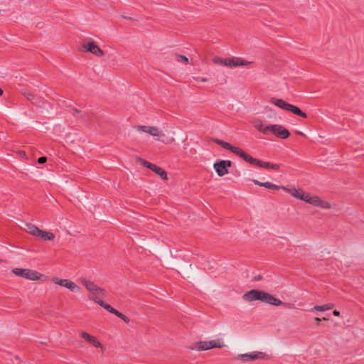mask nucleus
Instances as JSON below:
<instances>
[{
	"label": "nucleus",
	"mask_w": 364,
	"mask_h": 364,
	"mask_svg": "<svg viewBox=\"0 0 364 364\" xmlns=\"http://www.w3.org/2000/svg\"><path fill=\"white\" fill-rule=\"evenodd\" d=\"M242 298L245 301L251 302L254 301H261L262 302L273 305L279 306L282 301L273 296L272 295L258 289H252L243 294Z\"/></svg>",
	"instance_id": "f257e3e1"
},
{
	"label": "nucleus",
	"mask_w": 364,
	"mask_h": 364,
	"mask_svg": "<svg viewBox=\"0 0 364 364\" xmlns=\"http://www.w3.org/2000/svg\"><path fill=\"white\" fill-rule=\"evenodd\" d=\"M11 272L16 276L33 281L39 279L41 276L36 271L29 269L14 268Z\"/></svg>",
	"instance_id": "f03ea898"
},
{
	"label": "nucleus",
	"mask_w": 364,
	"mask_h": 364,
	"mask_svg": "<svg viewBox=\"0 0 364 364\" xmlns=\"http://www.w3.org/2000/svg\"><path fill=\"white\" fill-rule=\"evenodd\" d=\"M139 132H144L154 137L155 140H160V138L164 135L163 132L156 127L139 125L135 127Z\"/></svg>",
	"instance_id": "7ed1b4c3"
},
{
	"label": "nucleus",
	"mask_w": 364,
	"mask_h": 364,
	"mask_svg": "<svg viewBox=\"0 0 364 364\" xmlns=\"http://www.w3.org/2000/svg\"><path fill=\"white\" fill-rule=\"evenodd\" d=\"M225 346L222 339H216L208 341H200L196 344V348L198 350H205L214 348H223Z\"/></svg>",
	"instance_id": "20e7f679"
},
{
	"label": "nucleus",
	"mask_w": 364,
	"mask_h": 364,
	"mask_svg": "<svg viewBox=\"0 0 364 364\" xmlns=\"http://www.w3.org/2000/svg\"><path fill=\"white\" fill-rule=\"evenodd\" d=\"M304 201L316 207H319L323 209H330L331 207L328 202L321 200L318 196H311L309 193L306 195Z\"/></svg>",
	"instance_id": "39448f33"
},
{
	"label": "nucleus",
	"mask_w": 364,
	"mask_h": 364,
	"mask_svg": "<svg viewBox=\"0 0 364 364\" xmlns=\"http://www.w3.org/2000/svg\"><path fill=\"white\" fill-rule=\"evenodd\" d=\"M269 134H272L281 139H287L290 134L287 129L279 124H269Z\"/></svg>",
	"instance_id": "423d86ee"
},
{
	"label": "nucleus",
	"mask_w": 364,
	"mask_h": 364,
	"mask_svg": "<svg viewBox=\"0 0 364 364\" xmlns=\"http://www.w3.org/2000/svg\"><path fill=\"white\" fill-rule=\"evenodd\" d=\"M81 50L85 52H90L96 56L100 57L104 55L103 51L92 41L85 42L82 43Z\"/></svg>",
	"instance_id": "0eeeda50"
},
{
	"label": "nucleus",
	"mask_w": 364,
	"mask_h": 364,
	"mask_svg": "<svg viewBox=\"0 0 364 364\" xmlns=\"http://www.w3.org/2000/svg\"><path fill=\"white\" fill-rule=\"evenodd\" d=\"M282 190L290 193L291 196H293L294 198L304 201L305 200L306 195H308V193H305L302 189L296 188L294 186H284Z\"/></svg>",
	"instance_id": "6e6552de"
},
{
	"label": "nucleus",
	"mask_w": 364,
	"mask_h": 364,
	"mask_svg": "<svg viewBox=\"0 0 364 364\" xmlns=\"http://www.w3.org/2000/svg\"><path fill=\"white\" fill-rule=\"evenodd\" d=\"M231 166V161L229 160H221L213 164L216 173L219 176H223L228 173V168Z\"/></svg>",
	"instance_id": "1a4fd4ad"
},
{
	"label": "nucleus",
	"mask_w": 364,
	"mask_h": 364,
	"mask_svg": "<svg viewBox=\"0 0 364 364\" xmlns=\"http://www.w3.org/2000/svg\"><path fill=\"white\" fill-rule=\"evenodd\" d=\"M213 141L215 144L221 146L223 149L230 151L231 152L237 155L238 156H240L241 154L243 151V150L241 149L240 148H239L237 146H234L231 145L230 144H229L225 141H223L221 139H214Z\"/></svg>",
	"instance_id": "9d476101"
},
{
	"label": "nucleus",
	"mask_w": 364,
	"mask_h": 364,
	"mask_svg": "<svg viewBox=\"0 0 364 364\" xmlns=\"http://www.w3.org/2000/svg\"><path fill=\"white\" fill-rule=\"evenodd\" d=\"M213 141L215 144L221 146L223 149L230 151L231 152L237 155L238 156H240L241 154L243 151V150L241 149L240 148H239L237 146H234L231 145L230 144H229L225 141H223L221 139H214Z\"/></svg>",
	"instance_id": "9b49d317"
},
{
	"label": "nucleus",
	"mask_w": 364,
	"mask_h": 364,
	"mask_svg": "<svg viewBox=\"0 0 364 364\" xmlns=\"http://www.w3.org/2000/svg\"><path fill=\"white\" fill-rule=\"evenodd\" d=\"M264 357V354L263 353L257 351H253L237 355V358L244 362L261 359L263 358Z\"/></svg>",
	"instance_id": "f8f14e48"
},
{
	"label": "nucleus",
	"mask_w": 364,
	"mask_h": 364,
	"mask_svg": "<svg viewBox=\"0 0 364 364\" xmlns=\"http://www.w3.org/2000/svg\"><path fill=\"white\" fill-rule=\"evenodd\" d=\"M96 290L92 291L90 292V295L88 296V298L90 300H92L95 303L97 304V301H101L102 298L105 297V289L97 287L95 288Z\"/></svg>",
	"instance_id": "ddd939ff"
},
{
	"label": "nucleus",
	"mask_w": 364,
	"mask_h": 364,
	"mask_svg": "<svg viewBox=\"0 0 364 364\" xmlns=\"http://www.w3.org/2000/svg\"><path fill=\"white\" fill-rule=\"evenodd\" d=\"M254 127L265 135L269 134V125L264 124L261 120H255Z\"/></svg>",
	"instance_id": "4468645a"
},
{
	"label": "nucleus",
	"mask_w": 364,
	"mask_h": 364,
	"mask_svg": "<svg viewBox=\"0 0 364 364\" xmlns=\"http://www.w3.org/2000/svg\"><path fill=\"white\" fill-rule=\"evenodd\" d=\"M81 337L83 338L85 341L92 343L94 346L97 348H102V346L100 341H98L94 336H90L86 332H82L80 334Z\"/></svg>",
	"instance_id": "2eb2a0df"
},
{
	"label": "nucleus",
	"mask_w": 364,
	"mask_h": 364,
	"mask_svg": "<svg viewBox=\"0 0 364 364\" xmlns=\"http://www.w3.org/2000/svg\"><path fill=\"white\" fill-rule=\"evenodd\" d=\"M36 237L41 239L43 241H48L53 240L55 236L51 232H48L40 229Z\"/></svg>",
	"instance_id": "dca6fc26"
},
{
	"label": "nucleus",
	"mask_w": 364,
	"mask_h": 364,
	"mask_svg": "<svg viewBox=\"0 0 364 364\" xmlns=\"http://www.w3.org/2000/svg\"><path fill=\"white\" fill-rule=\"evenodd\" d=\"M229 63H231L230 68L244 66L251 64L250 61L245 60L241 58H231V61H229Z\"/></svg>",
	"instance_id": "f3484780"
},
{
	"label": "nucleus",
	"mask_w": 364,
	"mask_h": 364,
	"mask_svg": "<svg viewBox=\"0 0 364 364\" xmlns=\"http://www.w3.org/2000/svg\"><path fill=\"white\" fill-rule=\"evenodd\" d=\"M271 102L282 109L289 111L291 104L286 102L282 99L272 98Z\"/></svg>",
	"instance_id": "a211bd4d"
},
{
	"label": "nucleus",
	"mask_w": 364,
	"mask_h": 364,
	"mask_svg": "<svg viewBox=\"0 0 364 364\" xmlns=\"http://www.w3.org/2000/svg\"><path fill=\"white\" fill-rule=\"evenodd\" d=\"M24 225H25V226L23 227V229L28 234L36 237L40 229L37 226H36L31 223H25Z\"/></svg>",
	"instance_id": "6ab92c4d"
},
{
	"label": "nucleus",
	"mask_w": 364,
	"mask_h": 364,
	"mask_svg": "<svg viewBox=\"0 0 364 364\" xmlns=\"http://www.w3.org/2000/svg\"><path fill=\"white\" fill-rule=\"evenodd\" d=\"M80 282L89 292L96 290L95 288L98 287L93 282L88 280L86 278H80Z\"/></svg>",
	"instance_id": "aec40b11"
},
{
	"label": "nucleus",
	"mask_w": 364,
	"mask_h": 364,
	"mask_svg": "<svg viewBox=\"0 0 364 364\" xmlns=\"http://www.w3.org/2000/svg\"><path fill=\"white\" fill-rule=\"evenodd\" d=\"M229 61H231V58H221L219 57H215L213 59V62L215 64L223 65L230 68L231 63H229Z\"/></svg>",
	"instance_id": "412c9836"
},
{
	"label": "nucleus",
	"mask_w": 364,
	"mask_h": 364,
	"mask_svg": "<svg viewBox=\"0 0 364 364\" xmlns=\"http://www.w3.org/2000/svg\"><path fill=\"white\" fill-rule=\"evenodd\" d=\"M333 307H334V304H331V303H329V304H326L321 305V306H319V305L314 306L311 309V311H324L331 310Z\"/></svg>",
	"instance_id": "4be33fe9"
},
{
	"label": "nucleus",
	"mask_w": 364,
	"mask_h": 364,
	"mask_svg": "<svg viewBox=\"0 0 364 364\" xmlns=\"http://www.w3.org/2000/svg\"><path fill=\"white\" fill-rule=\"evenodd\" d=\"M289 111L303 118L307 117V115L305 112H304L298 107H296L294 105H291Z\"/></svg>",
	"instance_id": "5701e85b"
},
{
	"label": "nucleus",
	"mask_w": 364,
	"mask_h": 364,
	"mask_svg": "<svg viewBox=\"0 0 364 364\" xmlns=\"http://www.w3.org/2000/svg\"><path fill=\"white\" fill-rule=\"evenodd\" d=\"M151 170L155 172L156 174L159 175L163 179H166L167 177L166 171L155 164H153Z\"/></svg>",
	"instance_id": "b1692460"
},
{
	"label": "nucleus",
	"mask_w": 364,
	"mask_h": 364,
	"mask_svg": "<svg viewBox=\"0 0 364 364\" xmlns=\"http://www.w3.org/2000/svg\"><path fill=\"white\" fill-rule=\"evenodd\" d=\"M97 304H99L100 306L103 307L105 309H106L108 312L113 314L114 315H116L118 312L116 309L112 308L110 305L105 304L102 300L97 301Z\"/></svg>",
	"instance_id": "393cba45"
},
{
	"label": "nucleus",
	"mask_w": 364,
	"mask_h": 364,
	"mask_svg": "<svg viewBox=\"0 0 364 364\" xmlns=\"http://www.w3.org/2000/svg\"><path fill=\"white\" fill-rule=\"evenodd\" d=\"M262 187H265L268 189H275V190H282V188L284 186H277L276 184H274L271 182H263L262 184H261Z\"/></svg>",
	"instance_id": "a878e982"
},
{
	"label": "nucleus",
	"mask_w": 364,
	"mask_h": 364,
	"mask_svg": "<svg viewBox=\"0 0 364 364\" xmlns=\"http://www.w3.org/2000/svg\"><path fill=\"white\" fill-rule=\"evenodd\" d=\"M240 157L252 165H254V163L255 162L256 159L252 157L250 155L245 153L244 151H242Z\"/></svg>",
	"instance_id": "bb28decb"
},
{
	"label": "nucleus",
	"mask_w": 364,
	"mask_h": 364,
	"mask_svg": "<svg viewBox=\"0 0 364 364\" xmlns=\"http://www.w3.org/2000/svg\"><path fill=\"white\" fill-rule=\"evenodd\" d=\"M72 281L68 279H58L56 278L54 280V283L56 284H58L60 286H62L63 287L68 288V285L70 284Z\"/></svg>",
	"instance_id": "cd10ccee"
},
{
	"label": "nucleus",
	"mask_w": 364,
	"mask_h": 364,
	"mask_svg": "<svg viewBox=\"0 0 364 364\" xmlns=\"http://www.w3.org/2000/svg\"><path fill=\"white\" fill-rule=\"evenodd\" d=\"M271 163L262 161L258 159H255V162L254 163V166L264 168H270Z\"/></svg>",
	"instance_id": "c85d7f7f"
},
{
	"label": "nucleus",
	"mask_w": 364,
	"mask_h": 364,
	"mask_svg": "<svg viewBox=\"0 0 364 364\" xmlns=\"http://www.w3.org/2000/svg\"><path fill=\"white\" fill-rule=\"evenodd\" d=\"M67 289L76 293H80L81 291V288L73 282H70Z\"/></svg>",
	"instance_id": "c756f323"
},
{
	"label": "nucleus",
	"mask_w": 364,
	"mask_h": 364,
	"mask_svg": "<svg viewBox=\"0 0 364 364\" xmlns=\"http://www.w3.org/2000/svg\"><path fill=\"white\" fill-rule=\"evenodd\" d=\"M115 316L119 317V318H121L122 320H123L126 323H129V318L127 316H125L123 314L120 313L119 311H118L117 314Z\"/></svg>",
	"instance_id": "7c9ffc66"
},
{
	"label": "nucleus",
	"mask_w": 364,
	"mask_h": 364,
	"mask_svg": "<svg viewBox=\"0 0 364 364\" xmlns=\"http://www.w3.org/2000/svg\"><path fill=\"white\" fill-rule=\"evenodd\" d=\"M140 162H141V165H143L146 168H148L149 169H151V168H152L153 164H151L147 161L140 159Z\"/></svg>",
	"instance_id": "2f4dec72"
},
{
	"label": "nucleus",
	"mask_w": 364,
	"mask_h": 364,
	"mask_svg": "<svg viewBox=\"0 0 364 364\" xmlns=\"http://www.w3.org/2000/svg\"><path fill=\"white\" fill-rule=\"evenodd\" d=\"M176 60L177 61H182L184 63H187L188 60V58L184 55H178L176 57Z\"/></svg>",
	"instance_id": "473e14b6"
},
{
	"label": "nucleus",
	"mask_w": 364,
	"mask_h": 364,
	"mask_svg": "<svg viewBox=\"0 0 364 364\" xmlns=\"http://www.w3.org/2000/svg\"><path fill=\"white\" fill-rule=\"evenodd\" d=\"M193 79L198 82H205L208 81V79L205 77H193Z\"/></svg>",
	"instance_id": "72a5a7b5"
},
{
	"label": "nucleus",
	"mask_w": 364,
	"mask_h": 364,
	"mask_svg": "<svg viewBox=\"0 0 364 364\" xmlns=\"http://www.w3.org/2000/svg\"><path fill=\"white\" fill-rule=\"evenodd\" d=\"M269 168H272L275 171H278L279 169V165L277 164H271Z\"/></svg>",
	"instance_id": "f704fd0d"
},
{
	"label": "nucleus",
	"mask_w": 364,
	"mask_h": 364,
	"mask_svg": "<svg viewBox=\"0 0 364 364\" xmlns=\"http://www.w3.org/2000/svg\"><path fill=\"white\" fill-rule=\"evenodd\" d=\"M46 160H47L46 157L42 156V157L38 158V162L39 164H44L46 161Z\"/></svg>",
	"instance_id": "c9c22d12"
},
{
	"label": "nucleus",
	"mask_w": 364,
	"mask_h": 364,
	"mask_svg": "<svg viewBox=\"0 0 364 364\" xmlns=\"http://www.w3.org/2000/svg\"><path fill=\"white\" fill-rule=\"evenodd\" d=\"M252 182H253L255 184H256V185H257V186H262L261 184H262V183H263V182H260V181H257V180H256V179H252Z\"/></svg>",
	"instance_id": "e433bc0d"
},
{
	"label": "nucleus",
	"mask_w": 364,
	"mask_h": 364,
	"mask_svg": "<svg viewBox=\"0 0 364 364\" xmlns=\"http://www.w3.org/2000/svg\"><path fill=\"white\" fill-rule=\"evenodd\" d=\"M333 315H334L335 316H340V312H339V311H336V310H335V311H333Z\"/></svg>",
	"instance_id": "4c0bfd02"
},
{
	"label": "nucleus",
	"mask_w": 364,
	"mask_h": 364,
	"mask_svg": "<svg viewBox=\"0 0 364 364\" xmlns=\"http://www.w3.org/2000/svg\"><path fill=\"white\" fill-rule=\"evenodd\" d=\"M315 321L316 322H319V321H321V319L319 318H315Z\"/></svg>",
	"instance_id": "58836bf2"
},
{
	"label": "nucleus",
	"mask_w": 364,
	"mask_h": 364,
	"mask_svg": "<svg viewBox=\"0 0 364 364\" xmlns=\"http://www.w3.org/2000/svg\"><path fill=\"white\" fill-rule=\"evenodd\" d=\"M3 94V90L1 88H0V95H1Z\"/></svg>",
	"instance_id": "ea45409f"
}]
</instances>
